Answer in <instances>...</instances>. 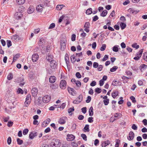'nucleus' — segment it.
I'll use <instances>...</instances> for the list:
<instances>
[{"label": "nucleus", "instance_id": "58", "mask_svg": "<svg viewBox=\"0 0 147 147\" xmlns=\"http://www.w3.org/2000/svg\"><path fill=\"white\" fill-rule=\"evenodd\" d=\"M86 107L82 108V112L84 114H85L86 112Z\"/></svg>", "mask_w": 147, "mask_h": 147}, {"label": "nucleus", "instance_id": "48", "mask_svg": "<svg viewBox=\"0 0 147 147\" xmlns=\"http://www.w3.org/2000/svg\"><path fill=\"white\" fill-rule=\"evenodd\" d=\"M18 93L21 94H23L24 91L23 90L20 88H18L17 91Z\"/></svg>", "mask_w": 147, "mask_h": 147}, {"label": "nucleus", "instance_id": "34", "mask_svg": "<svg viewBox=\"0 0 147 147\" xmlns=\"http://www.w3.org/2000/svg\"><path fill=\"white\" fill-rule=\"evenodd\" d=\"M41 98V97H39L37 99V100H36V103L37 105H39L41 104V103H42Z\"/></svg>", "mask_w": 147, "mask_h": 147}, {"label": "nucleus", "instance_id": "24", "mask_svg": "<svg viewBox=\"0 0 147 147\" xmlns=\"http://www.w3.org/2000/svg\"><path fill=\"white\" fill-rule=\"evenodd\" d=\"M69 140L71 141L73 140L75 138V136L72 134H68L67 135Z\"/></svg>", "mask_w": 147, "mask_h": 147}, {"label": "nucleus", "instance_id": "45", "mask_svg": "<svg viewBox=\"0 0 147 147\" xmlns=\"http://www.w3.org/2000/svg\"><path fill=\"white\" fill-rule=\"evenodd\" d=\"M7 47H9L12 45L11 42L10 40H7Z\"/></svg>", "mask_w": 147, "mask_h": 147}, {"label": "nucleus", "instance_id": "63", "mask_svg": "<svg viewBox=\"0 0 147 147\" xmlns=\"http://www.w3.org/2000/svg\"><path fill=\"white\" fill-rule=\"evenodd\" d=\"M98 66V63L96 62H94L93 63V67L94 68H96Z\"/></svg>", "mask_w": 147, "mask_h": 147}, {"label": "nucleus", "instance_id": "10", "mask_svg": "<svg viewBox=\"0 0 147 147\" xmlns=\"http://www.w3.org/2000/svg\"><path fill=\"white\" fill-rule=\"evenodd\" d=\"M67 119V117H62L59 119V123L61 124H64L65 123L66 120Z\"/></svg>", "mask_w": 147, "mask_h": 147}, {"label": "nucleus", "instance_id": "42", "mask_svg": "<svg viewBox=\"0 0 147 147\" xmlns=\"http://www.w3.org/2000/svg\"><path fill=\"white\" fill-rule=\"evenodd\" d=\"M17 143L19 145L22 144L23 142V141L22 140L20 139L19 138H18L17 139Z\"/></svg>", "mask_w": 147, "mask_h": 147}, {"label": "nucleus", "instance_id": "53", "mask_svg": "<svg viewBox=\"0 0 147 147\" xmlns=\"http://www.w3.org/2000/svg\"><path fill=\"white\" fill-rule=\"evenodd\" d=\"M55 26V24L54 23H52L51 24L49 27L48 28L49 29H51L54 28Z\"/></svg>", "mask_w": 147, "mask_h": 147}, {"label": "nucleus", "instance_id": "62", "mask_svg": "<svg viewBox=\"0 0 147 147\" xmlns=\"http://www.w3.org/2000/svg\"><path fill=\"white\" fill-rule=\"evenodd\" d=\"M75 84H76V86L78 87H80L81 86V83L79 81H77Z\"/></svg>", "mask_w": 147, "mask_h": 147}, {"label": "nucleus", "instance_id": "59", "mask_svg": "<svg viewBox=\"0 0 147 147\" xmlns=\"http://www.w3.org/2000/svg\"><path fill=\"white\" fill-rule=\"evenodd\" d=\"M76 35L75 34H73L71 36V40L72 41H75L76 40Z\"/></svg>", "mask_w": 147, "mask_h": 147}, {"label": "nucleus", "instance_id": "47", "mask_svg": "<svg viewBox=\"0 0 147 147\" xmlns=\"http://www.w3.org/2000/svg\"><path fill=\"white\" fill-rule=\"evenodd\" d=\"M106 45L105 44H102L101 47H100V50L101 51H104L106 49Z\"/></svg>", "mask_w": 147, "mask_h": 147}, {"label": "nucleus", "instance_id": "16", "mask_svg": "<svg viewBox=\"0 0 147 147\" xmlns=\"http://www.w3.org/2000/svg\"><path fill=\"white\" fill-rule=\"evenodd\" d=\"M37 132L33 133V132H31L29 134V138L31 139H33L37 135Z\"/></svg>", "mask_w": 147, "mask_h": 147}, {"label": "nucleus", "instance_id": "44", "mask_svg": "<svg viewBox=\"0 0 147 147\" xmlns=\"http://www.w3.org/2000/svg\"><path fill=\"white\" fill-rule=\"evenodd\" d=\"M103 102L104 105L105 106L107 105L109 102V99H106V100H103Z\"/></svg>", "mask_w": 147, "mask_h": 147}, {"label": "nucleus", "instance_id": "2", "mask_svg": "<svg viewBox=\"0 0 147 147\" xmlns=\"http://www.w3.org/2000/svg\"><path fill=\"white\" fill-rule=\"evenodd\" d=\"M38 44L40 47H41L43 48H44V47H46L47 43L44 38H42L40 39Z\"/></svg>", "mask_w": 147, "mask_h": 147}, {"label": "nucleus", "instance_id": "32", "mask_svg": "<svg viewBox=\"0 0 147 147\" xmlns=\"http://www.w3.org/2000/svg\"><path fill=\"white\" fill-rule=\"evenodd\" d=\"M64 7V5H59L57 6L56 7V9L57 10H60L62 8Z\"/></svg>", "mask_w": 147, "mask_h": 147}, {"label": "nucleus", "instance_id": "31", "mask_svg": "<svg viewBox=\"0 0 147 147\" xmlns=\"http://www.w3.org/2000/svg\"><path fill=\"white\" fill-rule=\"evenodd\" d=\"M119 46L115 45L112 48V50L114 52H117L118 51L119 48L118 47Z\"/></svg>", "mask_w": 147, "mask_h": 147}, {"label": "nucleus", "instance_id": "57", "mask_svg": "<svg viewBox=\"0 0 147 147\" xmlns=\"http://www.w3.org/2000/svg\"><path fill=\"white\" fill-rule=\"evenodd\" d=\"M76 77L78 78H81V76L79 72H77L76 73Z\"/></svg>", "mask_w": 147, "mask_h": 147}, {"label": "nucleus", "instance_id": "23", "mask_svg": "<svg viewBox=\"0 0 147 147\" xmlns=\"http://www.w3.org/2000/svg\"><path fill=\"white\" fill-rule=\"evenodd\" d=\"M119 94V92L117 91H115L113 92L112 93V96L113 98H115Z\"/></svg>", "mask_w": 147, "mask_h": 147}, {"label": "nucleus", "instance_id": "40", "mask_svg": "<svg viewBox=\"0 0 147 147\" xmlns=\"http://www.w3.org/2000/svg\"><path fill=\"white\" fill-rule=\"evenodd\" d=\"M143 58L145 61H147V52H145L144 53Z\"/></svg>", "mask_w": 147, "mask_h": 147}, {"label": "nucleus", "instance_id": "28", "mask_svg": "<svg viewBox=\"0 0 147 147\" xmlns=\"http://www.w3.org/2000/svg\"><path fill=\"white\" fill-rule=\"evenodd\" d=\"M93 108L92 107H91L89 111V115L92 116L93 115Z\"/></svg>", "mask_w": 147, "mask_h": 147}, {"label": "nucleus", "instance_id": "30", "mask_svg": "<svg viewBox=\"0 0 147 147\" xmlns=\"http://www.w3.org/2000/svg\"><path fill=\"white\" fill-rule=\"evenodd\" d=\"M92 9L91 8H90L88 9L86 11V13L87 14L90 15L92 13Z\"/></svg>", "mask_w": 147, "mask_h": 147}, {"label": "nucleus", "instance_id": "49", "mask_svg": "<svg viewBox=\"0 0 147 147\" xmlns=\"http://www.w3.org/2000/svg\"><path fill=\"white\" fill-rule=\"evenodd\" d=\"M130 99L131 100L132 102L134 103H135L136 102V100L135 98L133 96H131L130 97Z\"/></svg>", "mask_w": 147, "mask_h": 147}, {"label": "nucleus", "instance_id": "50", "mask_svg": "<svg viewBox=\"0 0 147 147\" xmlns=\"http://www.w3.org/2000/svg\"><path fill=\"white\" fill-rule=\"evenodd\" d=\"M79 102H81L83 100V96L82 94H80L78 97Z\"/></svg>", "mask_w": 147, "mask_h": 147}, {"label": "nucleus", "instance_id": "33", "mask_svg": "<svg viewBox=\"0 0 147 147\" xmlns=\"http://www.w3.org/2000/svg\"><path fill=\"white\" fill-rule=\"evenodd\" d=\"M118 67L117 66H114L110 69V71L111 72H113L115 71L118 69Z\"/></svg>", "mask_w": 147, "mask_h": 147}, {"label": "nucleus", "instance_id": "52", "mask_svg": "<svg viewBox=\"0 0 147 147\" xmlns=\"http://www.w3.org/2000/svg\"><path fill=\"white\" fill-rule=\"evenodd\" d=\"M28 132V129H24L23 131V134L24 135L27 134Z\"/></svg>", "mask_w": 147, "mask_h": 147}, {"label": "nucleus", "instance_id": "27", "mask_svg": "<svg viewBox=\"0 0 147 147\" xmlns=\"http://www.w3.org/2000/svg\"><path fill=\"white\" fill-rule=\"evenodd\" d=\"M84 132H88L90 131L89 125H88L86 124L85 125L84 128Z\"/></svg>", "mask_w": 147, "mask_h": 147}, {"label": "nucleus", "instance_id": "41", "mask_svg": "<svg viewBox=\"0 0 147 147\" xmlns=\"http://www.w3.org/2000/svg\"><path fill=\"white\" fill-rule=\"evenodd\" d=\"M13 78V75L12 73H9L7 76V79L9 80L12 79Z\"/></svg>", "mask_w": 147, "mask_h": 147}, {"label": "nucleus", "instance_id": "12", "mask_svg": "<svg viewBox=\"0 0 147 147\" xmlns=\"http://www.w3.org/2000/svg\"><path fill=\"white\" fill-rule=\"evenodd\" d=\"M67 90L69 92L71 95L74 96L76 94V92L73 88L68 87Z\"/></svg>", "mask_w": 147, "mask_h": 147}, {"label": "nucleus", "instance_id": "7", "mask_svg": "<svg viewBox=\"0 0 147 147\" xmlns=\"http://www.w3.org/2000/svg\"><path fill=\"white\" fill-rule=\"evenodd\" d=\"M38 93V90L37 88H34L32 89L31 90V93L32 96L34 97H36Z\"/></svg>", "mask_w": 147, "mask_h": 147}, {"label": "nucleus", "instance_id": "55", "mask_svg": "<svg viewBox=\"0 0 147 147\" xmlns=\"http://www.w3.org/2000/svg\"><path fill=\"white\" fill-rule=\"evenodd\" d=\"M74 111V107H72L68 109V112L69 113H70L72 111Z\"/></svg>", "mask_w": 147, "mask_h": 147}, {"label": "nucleus", "instance_id": "43", "mask_svg": "<svg viewBox=\"0 0 147 147\" xmlns=\"http://www.w3.org/2000/svg\"><path fill=\"white\" fill-rule=\"evenodd\" d=\"M102 91L101 89L98 88H97L95 89V92L98 94L100 93Z\"/></svg>", "mask_w": 147, "mask_h": 147}, {"label": "nucleus", "instance_id": "6", "mask_svg": "<svg viewBox=\"0 0 147 147\" xmlns=\"http://www.w3.org/2000/svg\"><path fill=\"white\" fill-rule=\"evenodd\" d=\"M51 99L50 97L48 95H46L44 96L42 98V101L44 103H48L50 101Z\"/></svg>", "mask_w": 147, "mask_h": 147}, {"label": "nucleus", "instance_id": "17", "mask_svg": "<svg viewBox=\"0 0 147 147\" xmlns=\"http://www.w3.org/2000/svg\"><path fill=\"white\" fill-rule=\"evenodd\" d=\"M43 5L40 4L37 5L36 7V9L38 11L41 12L42 10Z\"/></svg>", "mask_w": 147, "mask_h": 147}, {"label": "nucleus", "instance_id": "19", "mask_svg": "<svg viewBox=\"0 0 147 147\" xmlns=\"http://www.w3.org/2000/svg\"><path fill=\"white\" fill-rule=\"evenodd\" d=\"M13 62L16 61L20 56V53H17L15 55H13Z\"/></svg>", "mask_w": 147, "mask_h": 147}, {"label": "nucleus", "instance_id": "38", "mask_svg": "<svg viewBox=\"0 0 147 147\" xmlns=\"http://www.w3.org/2000/svg\"><path fill=\"white\" fill-rule=\"evenodd\" d=\"M71 62L73 63H74L76 61V59H75V56L74 55L71 56Z\"/></svg>", "mask_w": 147, "mask_h": 147}, {"label": "nucleus", "instance_id": "64", "mask_svg": "<svg viewBox=\"0 0 147 147\" xmlns=\"http://www.w3.org/2000/svg\"><path fill=\"white\" fill-rule=\"evenodd\" d=\"M108 58V56L107 55H105L102 60V61H104L107 59Z\"/></svg>", "mask_w": 147, "mask_h": 147}, {"label": "nucleus", "instance_id": "9", "mask_svg": "<svg viewBox=\"0 0 147 147\" xmlns=\"http://www.w3.org/2000/svg\"><path fill=\"white\" fill-rule=\"evenodd\" d=\"M38 58L39 55L37 54H34L32 56V60L33 62H36L38 60Z\"/></svg>", "mask_w": 147, "mask_h": 147}, {"label": "nucleus", "instance_id": "37", "mask_svg": "<svg viewBox=\"0 0 147 147\" xmlns=\"http://www.w3.org/2000/svg\"><path fill=\"white\" fill-rule=\"evenodd\" d=\"M107 13V11L106 10H105L103 11L100 14L101 16L104 17L106 16Z\"/></svg>", "mask_w": 147, "mask_h": 147}, {"label": "nucleus", "instance_id": "26", "mask_svg": "<svg viewBox=\"0 0 147 147\" xmlns=\"http://www.w3.org/2000/svg\"><path fill=\"white\" fill-rule=\"evenodd\" d=\"M12 39H13L15 40H20V38L19 35L15 34L12 36L11 38Z\"/></svg>", "mask_w": 147, "mask_h": 147}, {"label": "nucleus", "instance_id": "61", "mask_svg": "<svg viewBox=\"0 0 147 147\" xmlns=\"http://www.w3.org/2000/svg\"><path fill=\"white\" fill-rule=\"evenodd\" d=\"M118 84V82L116 80L113 81L112 85L113 86H116Z\"/></svg>", "mask_w": 147, "mask_h": 147}, {"label": "nucleus", "instance_id": "39", "mask_svg": "<svg viewBox=\"0 0 147 147\" xmlns=\"http://www.w3.org/2000/svg\"><path fill=\"white\" fill-rule=\"evenodd\" d=\"M143 51V49H141L139 51V52L136 54V56H138L140 57H141L142 55V54Z\"/></svg>", "mask_w": 147, "mask_h": 147}, {"label": "nucleus", "instance_id": "60", "mask_svg": "<svg viewBox=\"0 0 147 147\" xmlns=\"http://www.w3.org/2000/svg\"><path fill=\"white\" fill-rule=\"evenodd\" d=\"M13 124V122L11 121H9L7 124V126L9 127H11L12 125Z\"/></svg>", "mask_w": 147, "mask_h": 147}, {"label": "nucleus", "instance_id": "1", "mask_svg": "<svg viewBox=\"0 0 147 147\" xmlns=\"http://www.w3.org/2000/svg\"><path fill=\"white\" fill-rule=\"evenodd\" d=\"M61 145L60 140L57 139H52L51 143V146L52 147H60Z\"/></svg>", "mask_w": 147, "mask_h": 147}, {"label": "nucleus", "instance_id": "11", "mask_svg": "<svg viewBox=\"0 0 147 147\" xmlns=\"http://www.w3.org/2000/svg\"><path fill=\"white\" fill-rule=\"evenodd\" d=\"M31 96L30 94H29L27 96L26 98V101L25 104L28 105L30 103V102L31 101Z\"/></svg>", "mask_w": 147, "mask_h": 147}, {"label": "nucleus", "instance_id": "54", "mask_svg": "<svg viewBox=\"0 0 147 147\" xmlns=\"http://www.w3.org/2000/svg\"><path fill=\"white\" fill-rule=\"evenodd\" d=\"M91 99V98L90 96H88L87 97V98L86 100V102L87 103H89L90 102Z\"/></svg>", "mask_w": 147, "mask_h": 147}, {"label": "nucleus", "instance_id": "4", "mask_svg": "<svg viewBox=\"0 0 147 147\" xmlns=\"http://www.w3.org/2000/svg\"><path fill=\"white\" fill-rule=\"evenodd\" d=\"M67 82L65 80H61L60 82L59 86L60 88L62 89H64L66 88Z\"/></svg>", "mask_w": 147, "mask_h": 147}, {"label": "nucleus", "instance_id": "15", "mask_svg": "<svg viewBox=\"0 0 147 147\" xmlns=\"http://www.w3.org/2000/svg\"><path fill=\"white\" fill-rule=\"evenodd\" d=\"M22 16V14L21 12L16 13L14 15V17L15 18H21Z\"/></svg>", "mask_w": 147, "mask_h": 147}, {"label": "nucleus", "instance_id": "36", "mask_svg": "<svg viewBox=\"0 0 147 147\" xmlns=\"http://www.w3.org/2000/svg\"><path fill=\"white\" fill-rule=\"evenodd\" d=\"M16 2L18 4L21 5L24 3L25 0H16Z\"/></svg>", "mask_w": 147, "mask_h": 147}, {"label": "nucleus", "instance_id": "46", "mask_svg": "<svg viewBox=\"0 0 147 147\" xmlns=\"http://www.w3.org/2000/svg\"><path fill=\"white\" fill-rule=\"evenodd\" d=\"M131 46L132 47L134 48H135L136 49H138L139 47V46L138 45H137L136 43H135L133 44Z\"/></svg>", "mask_w": 147, "mask_h": 147}, {"label": "nucleus", "instance_id": "21", "mask_svg": "<svg viewBox=\"0 0 147 147\" xmlns=\"http://www.w3.org/2000/svg\"><path fill=\"white\" fill-rule=\"evenodd\" d=\"M53 56L51 55L50 54H48L46 57V59L49 62H50L53 59Z\"/></svg>", "mask_w": 147, "mask_h": 147}, {"label": "nucleus", "instance_id": "5", "mask_svg": "<svg viewBox=\"0 0 147 147\" xmlns=\"http://www.w3.org/2000/svg\"><path fill=\"white\" fill-rule=\"evenodd\" d=\"M50 65L52 69H55L57 66V63L55 60H52L50 61Z\"/></svg>", "mask_w": 147, "mask_h": 147}, {"label": "nucleus", "instance_id": "8", "mask_svg": "<svg viewBox=\"0 0 147 147\" xmlns=\"http://www.w3.org/2000/svg\"><path fill=\"white\" fill-rule=\"evenodd\" d=\"M60 46L61 50L62 51H64L66 47V42L64 41H61Z\"/></svg>", "mask_w": 147, "mask_h": 147}, {"label": "nucleus", "instance_id": "14", "mask_svg": "<svg viewBox=\"0 0 147 147\" xmlns=\"http://www.w3.org/2000/svg\"><path fill=\"white\" fill-rule=\"evenodd\" d=\"M128 11L130 12L131 13L133 14H135L138 13L139 12V10H136L133 8H129L128 9Z\"/></svg>", "mask_w": 147, "mask_h": 147}, {"label": "nucleus", "instance_id": "22", "mask_svg": "<svg viewBox=\"0 0 147 147\" xmlns=\"http://www.w3.org/2000/svg\"><path fill=\"white\" fill-rule=\"evenodd\" d=\"M34 11V7L32 6H30L28 9L27 11L28 13H31L33 12Z\"/></svg>", "mask_w": 147, "mask_h": 147}, {"label": "nucleus", "instance_id": "20", "mask_svg": "<svg viewBox=\"0 0 147 147\" xmlns=\"http://www.w3.org/2000/svg\"><path fill=\"white\" fill-rule=\"evenodd\" d=\"M56 79V78L55 76H51L49 78V81L50 82L53 83L55 82Z\"/></svg>", "mask_w": 147, "mask_h": 147}, {"label": "nucleus", "instance_id": "51", "mask_svg": "<svg viewBox=\"0 0 147 147\" xmlns=\"http://www.w3.org/2000/svg\"><path fill=\"white\" fill-rule=\"evenodd\" d=\"M81 137L83 138V139L84 140H87V136L85 134H82L81 135Z\"/></svg>", "mask_w": 147, "mask_h": 147}, {"label": "nucleus", "instance_id": "35", "mask_svg": "<svg viewBox=\"0 0 147 147\" xmlns=\"http://www.w3.org/2000/svg\"><path fill=\"white\" fill-rule=\"evenodd\" d=\"M50 87L53 89H56L58 87V85L56 84H52L51 85Z\"/></svg>", "mask_w": 147, "mask_h": 147}, {"label": "nucleus", "instance_id": "25", "mask_svg": "<svg viewBox=\"0 0 147 147\" xmlns=\"http://www.w3.org/2000/svg\"><path fill=\"white\" fill-rule=\"evenodd\" d=\"M65 60L66 61V64L67 65L69 63V59L68 57V55L66 53L65 55Z\"/></svg>", "mask_w": 147, "mask_h": 147}, {"label": "nucleus", "instance_id": "13", "mask_svg": "<svg viewBox=\"0 0 147 147\" xmlns=\"http://www.w3.org/2000/svg\"><path fill=\"white\" fill-rule=\"evenodd\" d=\"M134 137V134L133 131H131L129 132V136L127 137V139L129 140H132Z\"/></svg>", "mask_w": 147, "mask_h": 147}, {"label": "nucleus", "instance_id": "29", "mask_svg": "<svg viewBox=\"0 0 147 147\" xmlns=\"http://www.w3.org/2000/svg\"><path fill=\"white\" fill-rule=\"evenodd\" d=\"M122 116V114L120 113H117L115 114L114 116V117L115 118H116V119H118L120 118Z\"/></svg>", "mask_w": 147, "mask_h": 147}, {"label": "nucleus", "instance_id": "3", "mask_svg": "<svg viewBox=\"0 0 147 147\" xmlns=\"http://www.w3.org/2000/svg\"><path fill=\"white\" fill-rule=\"evenodd\" d=\"M121 20L123 22H117V24L118 25H119L121 29L122 30H123L126 27V24L123 22H124L126 21V19H121Z\"/></svg>", "mask_w": 147, "mask_h": 147}, {"label": "nucleus", "instance_id": "56", "mask_svg": "<svg viewBox=\"0 0 147 147\" xmlns=\"http://www.w3.org/2000/svg\"><path fill=\"white\" fill-rule=\"evenodd\" d=\"M7 143L9 145H10L11 143V139L10 137H9L7 140Z\"/></svg>", "mask_w": 147, "mask_h": 147}, {"label": "nucleus", "instance_id": "18", "mask_svg": "<svg viewBox=\"0 0 147 147\" xmlns=\"http://www.w3.org/2000/svg\"><path fill=\"white\" fill-rule=\"evenodd\" d=\"M110 143V142L109 140L105 141H103L102 142V147H105L109 145Z\"/></svg>", "mask_w": 147, "mask_h": 147}]
</instances>
